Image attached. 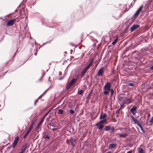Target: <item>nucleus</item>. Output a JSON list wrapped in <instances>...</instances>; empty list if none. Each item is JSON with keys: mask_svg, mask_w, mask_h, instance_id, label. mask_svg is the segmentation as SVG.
<instances>
[{"mask_svg": "<svg viewBox=\"0 0 153 153\" xmlns=\"http://www.w3.org/2000/svg\"><path fill=\"white\" fill-rule=\"evenodd\" d=\"M128 85L130 86H134V84L131 82H129L128 84Z\"/></svg>", "mask_w": 153, "mask_h": 153, "instance_id": "nucleus-28", "label": "nucleus"}, {"mask_svg": "<svg viewBox=\"0 0 153 153\" xmlns=\"http://www.w3.org/2000/svg\"><path fill=\"white\" fill-rule=\"evenodd\" d=\"M71 51V54L72 53V52L73 50H71L70 51Z\"/></svg>", "mask_w": 153, "mask_h": 153, "instance_id": "nucleus-52", "label": "nucleus"}, {"mask_svg": "<svg viewBox=\"0 0 153 153\" xmlns=\"http://www.w3.org/2000/svg\"><path fill=\"white\" fill-rule=\"evenodd\" d=\"M139 127H141L142 125L140 124L139 122L137 124Z\"/></svg>", "mask_w": 153, "mask_h": 153, "instance_id": "nucleus-39", "label": "nucleus"}, {"mask_svg": "<svg viewBox=\"0 0 153 153\" xmlns=\"http://www.w3.org/2000/svg\"><path fill=\"white\" fill-rule=\"evenodd\" d=\"M19 153H24L21 151V152H19Z\"/></svg>", "mask_w": 153, "mask_h": 153, "instance_id": "nucleus-55", "label": "nucleus"}, {"mask_svg": "<svg viewBox=\"0 0 153 153\" xmlns=\"http://www.w3.org/2000/svg\"><path fill=\"white\" fill-rule=\"evenodd\" d=\"M43 138H44L47 141H48V140L50 139V137L48 136V134H45L44 136H43Z\"/></svg>", "mask_w": 153, "mask_h": 153, "instance_id": "nucleus-16", "label": "nucleus"}, {"mask_svg": "<svg viewBox=\"0 0 153 153\" xmlns=\"http://www.w3.org/2000/svg\"><path fill=\"white\" fill-rule=\"evenodd\" d=\"M70 140L73 146H75L76 143V139L72 137H71L70 138Z\"/></svg>", "mask_w": 153, "mask_h": 153, "instance_id": "nucleus-7", "label": "nucleus"}, {"mask_svg": "<svg viewBox=\"0 0 153 153\" xmlns=\"http://www.w3.org/2000/svg\"><path fill=\"white\" fill-rule=\"evenodd\" d=\"M137 107L134 105L130 109V111L134 115H135L137 113Z\"/></svg>", "mask_w": 153, "mask_h": 153, "instance_id": "nucleus-3", "label": "nucleus"}, {"mask_svg": "<svg viewBox=\"0 0 153 153\" xmlns=\"http://www.w3.org/2000/svg\"><path fill=\"white\" fill-rule=\"evenodd\" d=\"M53 88V87H52V86H51L49 87V88L48 89H47L46 90V91H45V92H44L42 94V95H44L45 94V93H46V91H48V89H49V88Z\"/></svg>", "mask_w": 153, "mask_h": 153, "instance_id": "nucleus-33", "label": "nucleus"}, {"mask_svg": "<svg viewBox=\"0 0 153 153\" xmlns=\"http://www.w3.org/2000/svg\"><path fill=\"white\" fill-rule=\"evenodd\" d=\"M15 19H13L11 20H10V21H9L7 22V24H6V26H8L12 25L14 23V22H15Z\"/></svg>", "mask_w": 153, "mask_h": 153, "instance_id": "nucleus-6", "label": "nucleus"}, {"mask_svg": "<svg viewBox=\"0 0 153 153\" xmlns=\"http://www.w3.org/2000/svg\"><path fill=\"white\" fill-rule=\"evenodd\" d=\"M139 27V25H134L132 26V27H131L130 30H131V31L132 32L138 28Z\"/></svg>", "mask_w": 153, "mask_h": 153, "instance_id": "nucleus-8", "label": "nucleus"}, {"mask_svg": "<svg viewBox=\"0 0 153 153\" xmlns=\"http://www.w3.org/2000/svg\"><path fill=\"white\" fill-rule=\"evenodd\" d=\"M27 146V144H24L23 146L22 147L21 149V151L22 152H23L24 153L25 150Z\"/></svg>", "mask_w": 153, "mask_h": 153, "instance_id": "nucleus-11", "label": "nucleus"}, {"mask_svg": "<svg viewBox=\"0 0 153 153\" xmlns=\"http://www.w3.org/2000/svg\"><path fill=\"white\" fill-rule=\"evenodd\" d=\"M110 91L105 90L103 91V94L105 95H107L109 93Z\"/></svg>", "mask_w": 153, "mask_h": 153, "instance_id": "nucleus-23", "label": "nucleus"}, {"mask_svg": "<svg viewBox=\"0 0 153 153\" xmlns=\"http://www.w3.org/2000/svg\"><path fill=\"white\" fill-rule=\"evenodd\" d=\"M44 74H43V75L42 76V77H41V78L40 79V80H41V79H42V77L43 76H44Z\"/></svg>", "mask_w": 153, "mask_h": 153, "instance_id": "nucleus-50", "label": "nucleus"}, {"mask_svg": "<svg viewBox=\"0 0 153 153\" xmlns=\"http://www.w3.org/2000/svg\"><path fill=\"white\" fill-rule=\"evenodd\" d=\"M19 139V137L18 136L16 137L14 139V141L18 142Z\"/></svg>", "mask_w": 153, "mask_h": 153, "instance_id": "nucleus-30", "label": "nucleus"}, {"mask_svg": "<svg viewBox=\"0 0 153 153\" xmlns=\"http://www.w3.org/2000/svg\"><path fill=\"white\" fill-rule=\"evenodd\" d=\"M104 68H101L98 71L97 73V75L99 76H102L104 74Z\"/></svg>", "mask_w": 153, "mask_h": 153, "instance_id": "nucleus-2", "label": "nucleus"}, {"mask_svg": "<svg viewBox=\"0 0 153 153\" xmlns=\"http://www.w3.org/2000/svg\"><path fill=\"white\" fill-rule=\"evenodd\" d=\"M31 131H30L29 129H28L27 131L25 133V134L23 138L24 139H25L26 138V137L28 135L29 133Z\"/></svg>", "mask_w": 153, "mask_h": 153, "instance_id": "nucleus-18", "label": "nucleus"}, {"mask_svg": "<svg viewBox=\"0 0 153 153\" xmlns=\"http://www.w3.org/2000/svg\"><path fill=\"white\" fill-rule=\"evenodd\" d=\"M110 91L111 92V97H114V99H115V97L113 96L114 94V91L113 88H111Z\"/></svg>", "mask_w": 153, "mask_h": 153, "instance_id": "nucleus-13", "label": "nucleus"}, {"mask_svg": "<svg viewBox=\"0 0 153 153\" xmlns=\"http://www.w3.org/2000/svg\"><path fill=\"white\" fill-rule=\"evenodd\" d=\"M35 55H36V53H35Z\"/></svg>", "mask_w": 153, "mask_h": 153, "instance_id": "nucleus-59", "label": "nucleus"}, {"mask_svg": "<svg viewBox=\"0 0 153 153\" xmlns=\"http://www.w3.org/2000/svg\"><path fill=\"white\" fill-rule=\"evenodd\" d=\"M131 102V100L130 99H128L126 102V103L129 104Z\"/></svg>", "mask_w": 153, "mask_h": 153, "instance_id": "nucleus-35", "label": "nucleus"}, {"mask_svg": "<svg viewBox=\"0 0 153 153\" xmlns=\"http://www.w3.org/2000/svg\"><path fill=\"white\" fill-rule=\"evenodd\" d=\"M107 120V119H104L103 120H100V123H101L102 124L104 123L105 122H106Z\"/></svg>", "mask_w": 153, "mask_h": 153, "instance_id": "nucleus-21", "label": "nucleus"}, {"mask_svg": "<svg viewBox=\"0 0 153 153\" xmlns=\"http://www.w3.org/2000/svg\"><path fill=\"white\" fill-rule=\"evenodd\" d=\"M83 91L82 90H80L78 91V93L80 95H82L83 94Z\"/></svg>", "mask_w": 153, "mask_h": 153, "instance_id": "nucleus-26", "label": "nucleus"}, {"mask_svg": "<svg viewBox=\"0 0 153 153\" xmlns=\"http://www.w3.org/2000/svg\"><path fill=\"white\" fill-rule=\"evenodd\" d=\"M120 108H119L117 110H116V113H117V114L118 113H119V111H120Z\"/></svg>", "mask_w": 153, "mask_h": 153, "instance_id": "nucleus-41", "label": "nucleus"}, {"mask_svg": "<svg viewBox=\"0 0 153 153\" xmlns=\"http://www.w3.org/2000/svg\"><path fill=\"white\" fill-rule=\"evenodd\" d=\"M22 13V11L21 10H20L19 12V15H21Z\"/></svg>", "mask_w": 153, "mask_h": 153, "instance_id": "nucleus-46", "label": "nucleus"}, {"mask_svg": "<svg viewBox=\"0 0 153 153\" xmlns=\"http://www.w3.org/2000/svg\"><path fill=\"white\" fill-rule=\"evenodd\" d=\"M132 151H130L127 152V153H132Z\"/></svg>", "mask_w": 153, "mask_h": 153, "instance_id": "nucleus-47", "label": "nucleus"}, {"mask_svg": "<svg viewBox=\"0 0 153 153\" xmlns=\"http://www.w3.org/2000/svg\"><path fill=\"white\" fill-rule=\"evenodd\" d=\"M42 95L40 96L39 97H38V99H37V100H38L39 99H41L42 98Z\"/></svg>", "mask_w": 153, "mask_h": 153, "instance_id": "nucleus-45", "label": "nucleus"}, {"mask_svg": "<svg viewBox=\"0 0 153 153\" xmlns=\"http://www.w3.org/2000/svg\"><path fill=\"white\" fill-rule=\"evenodd\" d=\"M134 2H135V0H134Z\"/></svg>", "mask_w": 153, "mask_h": 153, "instance_id": "nucleus-58", "label": "nucleus"}, {"mask_svg": "<svg viewBox=\"0 0 153 153\" xmlns=\"http://www.w3.org/2000/svg\"><path fill=\"white\" fill-rule=\"evenodd\" d=\"M153 123V117H152L151 119L150 120L149 123Z\"/></svg>", "mask_w": 153, "mask_h": 153, "instance_id": "nucleus-36", "label": "nucleus"}, {"mask_svg": "<svg viewBox=\"0 0 153 153\" xmlns=\"http://www.w3.org/2000/svg\"><path fill=\"white\" fill-rule=\"evenodd\" d=\"M71 85H72L70 84L69 83L68 84V83L66 86V89L67 90L68 89L71 87Z\"/></svg>", "mask_w": 153, "mask_h": 153, "instance_id": "nucleus-24", "label": "nucleus"}, {"mask_svg": "<svg viewBox=\"0 0 153 153\" xmlns=\"http://www.w3.org/2000/svg\"><path fill=\"white\" fill-rule=\"evenodd\" d=\"M107 117L105 113H102L100 114V119H105Z\"/></svg>", "mask_w": 153, "mask_h": 153, "instance_id": "nucleus-9", "label": "nucleus"}, {"mask_svg": "<svg viewBox=\"0 0 153 153\" xmlns=\"http://www.w3.org/2000/svg\"><path fill=\"white\" fill-rule=\"evenodd\" d=\"M69 112L70 114H73L74 113V110L72 109H71L69 110Z\"/></svg>", "mask_w": 153, "mask_h": 153, "instance_id": "nucleus-29", "label": "nucleus"}, {"mask_svg": "<svg viewBox=\"0 0 153 153\" xmlns=\"http://www.w3.org/2000/svg\"><path fill=\"white\" fill-rule=\"evenodd\" d=\"M18 10H17V8L16 10H15V12H16V11H17Z\"/></svg>", "mask_w": 153, "mask_h": 153, "instance_id": "nucleus-54", "label": "nucleus"}, {"mask_svg": "<svg viewBox=\"0 0 153 153\" xmlns=\"http://www.w3.org/2000/svg\"><path fill=\"white\" fill-rule=\"evenodd\" d=\"M16 53L14 54V56L15 55Z\"/></svg>", "mask_w": 153, "mask_h": 153, "instance_id": "nucleus-61", "label": "nucleus"}, {"mask_svg": "<svg viewBox=\"0 0 153 153\" xmlns=\"http://www.w3.org/2000/svg\"><path fill=\"white\" fill-rule=\"evenodd\" d=\"M123 97L122 96H120L119 97V100L122 99H123Z\"/></svg>", "mask_w": 153, "mask_h": 153, "instance_id": "nucleus-40", "label": "nucleus"}, {"mask_svg": "<svg viewBox=\"0 0 153 153\" xmlns=\"http://www.w3.org/2000/svg\"><path fill=\"white\" fill-rule=\"evenodd\" d=\"M138 152L139 153H144L143 150L141 148H139Z\"/></svg>", "mask_w": 153, "mask_h": 153, "instance_id": "nucleus-22", "label": "nucleus"}, {"mask_svg": "<svg viewBox=\"0 0 153 153\" xmlns=\"http://www.w3.org/2000/svg\"><path fill=\"white\" fill-rule=\"evenodd\" d=\"M63 113V111L62 109H59L58 110V113L59 114H62Z\"/></svg>", "mask_w": 153, "mask_h": 153, "instance_id": "nucleus-25", "label": "nucleus"}, {"mask_svg": "<svg viewBox=\"0 0 153 153\" xmlns=\"http://www.w3.org/2000/svg\"><path fill=\"white\" fill-rule=\"evenodd\" d=\"M151 88H152L151 86H150L149 87V89H151Z\"/></svg>", "mask_w": 153, "mask_h": 153, "instance_id": "nucleus-53", "label": "nucleus"}, {"mask_svg": "<svg viewBox=\"0 0 153 153\" xmlns=\"http://www.w3.org/2000/svg\"><path fill=\"white\" fill-rule=\"evenodd\" d=\"M143 6L142 5L137 10L136 12L134 15V17H135L138 15L140 13L141 10H142L143 8Z\"/></svg>", "mask_w": 153, "mask_h": 153, "instance_id": "nucleus-5", "label": "nucleus"}, {"mask_svg": "<svg viewBox=\"0 0 153 153\" xmlns=\"http://www.w3.org/2000/svg\"><path fill=\"white\" fill-rule=\"evenodd\" d=\"M152 96L153 97V93H152L151 94Z\"/></svg>", "mask_w": 153, "mask_h": 153, "instance_id": "nucleus-56", "label": "nucleus"}, {"mask_svg": "<svg viewBox=\"0 0 153 153\" xmlns=\"http://www.w3.org/2000/svg\"><path fill=\"white\" fill-rule=\"evenodd\" d=\"M111 129V126H105L104 130L105 131H108Z\"/></svg>", "mask_w": 153, "mask_h": 153, "instance_id": "nucleus-12", "label": "nucleus"}, {"mask_svg": "<svg viewBox=\"0 0 153 153\" xmlns=\"http://www.w3.org/2000/svg\"><path fill=\"white\" fill-rule=\"evenodd\" d=\"M37 100H35V101H34V105H36V103L37 102Z\"/></svg>", "mask_w": 153, "mask_h": 153, "instance_id": "nucleus-42", "label": "nucleus"}, {"mask_svg": "<svg viewBox=\"0 0 153 153\" xmlns=\"http://www.w3.org/2000/svg\"><path fill=\"white\" fill-rule=\"evenodd\" d=\"M57 128H53L52 129V130L53 131H54L55 130H56Z\"/></svg>", "mask_w": 153, "mask_h": 153, "instance_id": "nucleus-43", "label": "nucleus"}, {"mask_svg": "<svg viewBox=\"0 0 153 153\" xmlns=\"http://www.w3.org/2000/svg\"><path fill=\"white\" fill-rule=\"evenodd\" d=\"M47 114H46V115H45V116H46L47 115Z\"/></svg>", "mask_w": 153, "mask_h": 153, "instance_id": "nucleus-60", "label": "nucleus"}, {"mask_svg": "<svg viewBox=\"0 0 153 153\" xmlns=\"http://www.w3.org/2000/svg\"><path fill=\"white\" fill-rule=\"evenodd\" d=\"M117 39H115L113 42L112 43V44L113 45H114L116 43L117 41Z\"/></svg>", "mask_w": 153, "mask_h": 153, "instance_id": "nucleus-32", "label": "nucleus"}, {"mask_svg": "<svg viewBox=\"0 0 153 153\" xmlns=\"http://www.w3.org/2000/svg\"><path fill=\"white\" fill-rule=\"evenodd\" d=\"M63 79V77H62V78H59V80H62V79Z\"/></svg>", "mask_w": 153, "mask_h": 153, "instance_id": "nucleus-51", "label": "nucleus"}, {"mask_svg": "<svg viewBox=\"0 0 153 153\" xmlns=\"http://www.w3.org/2000/svg\"><path fill=\"white\" fill-rule=\"evenodd\" d=\"M116 146V144L115 143H111L110 144L109 146V148L111 149H112L115 148Z\"/></svg>", "mask_w": 153, "mask_h": 153, "instance_id": "nucleus-14", "label": "nucleus"}, {"mask_svg": "<svg viewBox=\"0 0 153 153\" xmlns=\"http://www.w3.org/2000/svg\"><path fill=\"white\" fill-rule=\"evenodd\" d=\"M95 126L97 127V128L99 130H101L102 129L104 126L102 124L100 123V122H98L96 123L95 124Z\"/></svg>", "mask_w": 153, "mask_h": 153, "instance_id": "nucleus-4", "label": "nucleus"}, {"mask_svg": "<svg viewBox=\"0 0 153 153\" xmlns=\"http://www.w3.org/2000/svg\"><path fill=\"white\" fill-rule=\"evenodd\" d=\"M33 124H32L30 126V127L29 128H28L30 130V131L33 128Z\"/></svg>", "mask_w": 153, "mask_h": 153, "instance_id": "nucleus-37", "label": "nucleus"}, {"mask_svg": "<svg viewBox=\"0 0 153 153\" xmlns=\"http://www.w3.org/2000/svg\"><path fill=\"white\" fill-rule=\"evenodd\" d=\"M92 62H90L88 65L85 68L86 69H87V70L88 69L90 68V66H91L92 65Z\"/></svg>", "mask_w": 153, "mask_h": 153, "instance_id": "nucleus-20", "label": "nucleus"}, {"mask_svg": "<svg viewBox=\"0 0 153 153\" xmlns=\"http://www.w3.org/2000/svg\"><path fill=\"white\" fill-rule=\"evenodd\" d=\"M42 120H41V121L39 123H38V125H37L38 126H39V125H40V123H41V122H42Z\"/></svg>", "mask_w": 153, "mask_h": 153, "instance_id": "nucleus-49", "label": "nucleus"}, {"mask_svg": "<svg viewBox=\"0 0 153 153\" xmlns=\"http://www.w3.org/2000/svg\"><path fill=\"white\" fill-rule=\"evenodd\" d=\"M111 87V83L109 82H107L104 86L103 89L105 90L110 91Z\"/></svg>", "mask_w": 153, "mask_h": 153, "instance_id": "nucleus-1", "label": "nucleus"}, {"mask_svg": "<svg viewBox=\"0 0 153 153\" xmlns=\"http://www.w3.org/2000/svg\"><path fill=\"white\" fill-rule=\"evenodd\" d=\"M94 60V58H93V59H92L90 61V62H92V64H93V62Z\"/></svg>", "mask_w": 153, "mask_h": 153, "instance_id": "nucleus-44", "label": "nucleus"}, {"mask_svg": "<svg viewBox=\"0 0 153 153\" xmlns=\"http://www.w3.org/2000/svg\"><path fill=\"white\" fill-rule=\"evenodd\" d=\"M131 120L133 121L135 124H137L139 122L133 116H131Z\"/></svg>", "mask_w": 153, "mask_h": 153, "instance_id": "nucleus-10", "label": "nucleus"}, {"mask_svg": "<svg viewBox=\"0 0 153 153\" xmlns=\"http://www.w3.org/2000/svg\"><path fill=\"white\" fill-rule=\"evenodd\" d=\"M150 69L151 70H153V65L151 66L150 67Z\"/></svg>", "mask_w": 153, "mask_h": 153, "instance_id": "nucleus-48", "label": "nucleus"}, {"mask_svg": "<svg viewBox=\"0 0 153 153\" xmlns=\"http://www.w3.org/2000/svg\"><path fill=\"white\" fill-rule=\"evenodd\" d=\"M76 79L75 78H73L70 81L69 84L72 85L75 82Z\"/></svg>", "mask_w": 153, "mask_h": 153, "instance_id": "nucleus-19", "label": "nucleus"}, {"mask_svg": "<svg viewBox=\"0 0 153 153\" xmlns=\"http://www.w3.org/2000/svg\"><path fill=\"white\" fill-rule=\"evenodd\" d=\"M87 70L85 68L83 71H82L81 74V76L82 77L84 74L87 72Z\"/></svg>", "mask_w": 153, "mask_h": 153, "instance_id": "nucleus-15", "label": "nucleus"}, {"mask_svg": "<svg viewBox=\"0 0 153 153\" xmlns=\"http://www.w3.org/2000/svg\"><path fill=\"white\" fill-rule=\"evenodd\" d=\"M118 134L119 135V136L121 137H126L128 135V134L126 133H125L123 134Z\"/></svg>", "mask_w": 153, "mask_h": 153, "instance_id": "nucleus-17", "label": "nucleus"}, {"mask_svg": "<svg viewBox=\"0 0 153 153\" xmlns=\"http://www.w3.org/2000/svg\"><path fill=\"white\" fill-rule=\"evenodd\" d=\"M50 77H49V79H50Z\"/></svg>", "mask_w": 153, "mask_h": 153, "instance_id": "nucleus-57", "label": "nucleus"}, {"mask_svg": "<svg viewBox=\"0 0 153 153\" xmlns=\"http://www.w3.org/2000/svg\"><path fill=\"white\" fill-rule=\"evenodd\" d=\"M140 128H141V130L143 132V133H145V131L143 129V127H142V126H141V127H140Z\"/></svg>", "mask_w": 153, "mask_h": 153, "instance_id": "nucleus-38", "label": "nucleus"}, {"mask_svg": "<svg viewBox=\"0 0 153 153\" xmlns=\"http://www.w3.org/2000/svg\"><path fill=\"white\" fill-rule=\"evenodd\" d=\"M114 128L113 127L112 128H111V131H109L110 133H112L114 131Z\"/></svg>", "mask_w": 153, "mask_h": 153, "instance_id": "nucleus-31", "label": "nucleus"}, {"mask_svg": "<svg viewBox=\"0 0 153 153\" xmlns=\"http://www.w3.org/2000/svg\"><path fill=\"white\" fill-rule=\"evenodd\" d=\"M22 2H21L20 4L19 5V6H18V7H17V10H20V7H21V5H22Z\"/></svg>", "mask_w": 153, "mask_h": 153, "instance_id": "nucleus-34", "label": "nucleus"}, {"mask_svg": "<svg viewBox=\"0 0 153 153\" xmlns=\"http://www.w3.org/2000/svg\"><path fill=\"white\" fill-rule=\"evenodd\" d=\"M17 143L18 142H15L14 141H13V148L15 147L16 146Z\"/></svg>", "mask_w": 153, "mask_h": 153, "instance_id": "nucleus-27", "label": "nucleus"}]
</instances>
